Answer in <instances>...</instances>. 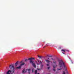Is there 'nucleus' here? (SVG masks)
<instances>
[{"label": "nucleus", "instance_id": "nucleus-1", "mask_svg": "<svg viewBox=\"0 0 74 74\" xmlns=\"http://www.w3.org/2000/svg\"><path fill=\"white\" fill-rule=\"evenodd\" d=\"M59 66L60 67H64V70L66 71V66L64 64V63L63 61V60H60L59 61Z\"/></svg>", "mask_w": 74, "mask_h": 74}, {"label": "nucleus", "instance_id": "nucleus-2", "mask_svg": "<svg viewBox=\"0 0 74 74\" xmlns=\"http://www.w3.org/2000/svg\"><path fill=\"white\" fill-rule=\"evenodd\" d=\"M9 67L11 69H13L12 72L13 73H15V68H14V64H12L10 65L9 66Z\"/></svg>", "mask_w": 74, "mask_h": 74}, {"label": "nucleus", "instance_id": "nucleus-3", "mask_svg": "<svg viewBox=\"0 0 74 74\" xmlns=\"http://www.w3.org/2000/svg\"><path fill=\"white\" fill-rule=\"evenodd\" d=\"M25 63L23 62L20 64V65L18 67H16V69H21L22 67V66H23L25 64Z\"/></svg>", "mask_w": 74, "mask_h": 74}, {"label": "nucleus", "instance_id": "nucleus-4", "mask_svg": "<svg viewBox=\"0 0 74 74\" xmlns=\"http://www.w3.org/2000/svg\"><path fill=\"white\" fill-rule=\"evenodd\" d=\"M29 62H30L32 64V66L33 67H34L35 68L36 67L35 64H34V63H34V61L32 60H30Z\"/></svg>", "mask_w": 74, "mask_h": 74}, {"label": "nucleus", "instance_id": "nucleus-5", "mask_svg": "<svg viewBox=\"0 0 74 74\" xmlns=\"http://www.w3.org/2000/svg\"><path fill=\"white\" fill-rule=\"evenodd\" d=\"M51 59L52 60H53V62L55 64L56 63V62L57 61L55 59H53V58H51Z\"/></svg>", "mask_w": 74, "mask_h": 74}, {"label": "nucleus", "instance_id": "nucleus-6", "mask_svg": "<svg viewBox=\"0 0 74 74\" xmlns=\"http://www.w3.org/2000/svg\"><path fill=\"white\" fill-rule=\"evenodd\" d=\"M11 72H12V71L10 70H9L6 73L7 74H10V73H11Z\"/></svg>", "mask_w": 74, "mask_h": 74}, {"label": "nucleus", "instance_id": "nucleus-7", "mask_svg": "<svg viewBox=\"0 0 74 74\" xmlns=\"http://www.w3.org/2000/svg\"><path fill=\"white\" fill-rule=\"evenodd\" d=\"M35 59L34 58H28V60H34Z\"/></svg>", "mask_w": 74, "mask_h": 74}, {"label": "nucleus", "instance_id": "nucleus-8", "mask_svg": "<svg viewBox=\"0 0 74 74\" xmlns=\"http://www.w3.org/2000/svg\"><path fill=\"white\" fill-rule=\"evenodd\" d=\"M62 51H63V52H66V51H69V50H64L63 49H62Z\"/></svg>", "mask_w": 74, "mask_h": 74}, {"label": "nucleus", "instance_id": "nucleus-9", "mask_svg": "<svg viewBox=\"0 0 74 74\" xmlns=\"http://www.w3.org/2000/svg\"><path fill=\"white\" fill-rule=\"evenodd\" d=\"M18 65V61H17L15 64V66L16 67Z\"/></svg>", "mask_w": 74, "mask_h": 74}, {"label": "nucleus", "instance_id": "nucleus-10", "mask_svg": "<svg viewBox=\"0 0 74 74\" xmlns=\"http://www.w3.org/2000/svg\"><path fill=\"white\" fill-rule=\"evenodd\" d=\"M26 72H27L26 71H25V69H23V70L22 73H26Z\"/></svg>", "mask_w": 74, "mask_h": 74}, {"label": "nucleus", "instance_id": "nucleus-11", "mask_svg": "<svg viewBox=\"0 0 74 74\" xmlns=\"http://www.w3.org/2000/svg\"><path fill=\"white\" fill-rule=\"evenodd\" d=\"M45 60L46 62H47V63H49V62H50V61L48 60Z\"/></svg>", "mask_w": 74, "mask_h": 74}, {"label": "nucleus", "instance_id": "nucleus-12", "mask_svg": "<svg viewBox=\"0 0 74 74\" xmlns=\"http://www.w3.org/2000/svg\"><path fill=\"white\" fill-rule=\"evenodd\" d=\"M38 57L40 58H43V57H42V56H38Z\"/></svg>", "mask_w": 74, "mask_h": 74}, {"label": "nucleus", "instance_id": "nucleus-13", "mask_svg": "<svg viewBox=\"0 0 74 74\" xmlns=\"http://www.w3.org/2000/svg\"><path fill=\"white\" fill-rule=\"evenodd\" d=\"M28 73L29 74H30V69H28Z\"/></svg>", "mask_w": 74, "mask_h": 74}, {"label": "nucleus", "instance_id": "nucleus-14", "mask_svg": "<svg viewBox=\"0 0 74 74\" xmlns=\"http://www.w3.org/2000/svg\"><path fill=\"white\" fill-rule=\"evenodd\" d=\"M38 62H39V63H40V64H42V62H41V61H40H40H39V60H38Z\"/></svg>", "mask_w": 74, "mask_h": 74}, {"label": "nucleus", "instance_id": "nucleus-15", "mask_svg": "<svg viewBox=\"0 0 74 74\" xmlns=\"http://www.w3.org/2000/svg\"><path fill=\"white\" fill-rule=\"evenodd\" d=\"M35 74H37V70H36L35 71Z\"/></svg>", "mask_w": 74, "mask_h": 74}, {"label": "nucleus", "instance_id": "nucleus-16", "mask_svg": "<svg viewBox=\"0 0 74 74\" xmlns=\"http://www.w3.org/2000/svg\"><path fill=\"white\" fill-rule=\"evenodd\" d=\"M23 62V60H22L20 62V63H22Z\"/></svg>", "mask_w": 74, "mask_h": 74}, {"label": "nucleus", "instance_id": "nucleus-17", "mask_svg": "<svg viewBox=\"0 0 74 74\" xmlns=\"http://www.w3.org/2000/svg\"><path fill=\"white\" fill-rule=\"evenodd\" d=\"M57 67V65H56L55 66H53V68H55V67Z\"/></svg>", "mask_w": 74, "mask_h": 74}, {"label": "nucleus", "instance_id": "nucleus-18", "mask_svg": "<svg viewBox=\"0 0 74 74\" xmlns=\"http://www.w3.org/2000/svg\"><path fill=\"white\" fill-rule=\"evenodd\" d=\"M47 46H48L50 45V44H49V43H47Z\"/></svg>", "mask_w": 74, "mask_h": 74}, {"label": "nucleus", "instance_id": "nucleus-19", "mask_svg": "<svg viewBox=\"0 0 74 74\" xmlns=\"http://www.w3.org/2000/svg\"><path fill=\"white\" fill-rule=\"evenodd\" d=\"M28 60H29V59H26L25 60V62H26V61H28Z\"/></svg>", "mask_w": 74, "mask_h": 74}, {"label": "nucleus", "instance_id": "nucleus-20", "mask_svg": "<svg viewBox=\"0 0 74 74\" xmlns=\"http://www.w3.org/2000/svg\"><path fill=\"white\" fill-rule=\"evenodd\" d=\"M37 70H39V71H40L41 70V69H38Z\"/></svg>", "mask_w": 74, "mask_h": 74}, {"label": "nucleus", "instance_id": "nucleus-21", "mask_svg": "<svg viewBox=\"0 0 74 74\" xmlns=\"http://www.w3.org/2000/svg\"><path fill=\"white\" fill-rule=\"evenodd\" d=\"M62 70V69L61 68V69H58V70Z\"/></svg>", "mask_w": 74, "mask_h": 74}, {"label": "nucleus", "instance_id": "nucleus-22", "mask_svg": "<svg viewBox=\"0 0 74 74\" xmlns=\"http://www.w3.org/2000/svg\"><path fill=\"white\" fill-rule=\"evenodd\" d=\"M53 71H56L55 69H53Z\"/></svg>", "mask_w": 74, "mask_h": 74}, {"label": "nucleus", "instance_id": "nucleus-23", "mask_svg": "<svg viewBox=\"0 0 74 74\" xmlns=\"http://www.w3.org/2000/svg\"><path fill=\"white\" fill-rule=\"evenodd\" d=\"M43 66H44V65L43 64L41 65L42 67H43Z\"/></svg>", "mask_w": 74, "mask_h": 74}, {"label": "nucleus", "instance_id": "nucleus-24", "mask_svg": "<svg viewBox=\"0 0 74 74\" xmlns=\"http://www.w3.org/2000/svg\"><path fill=\"white\" fill-rule=\"evenodd\" d=\"M47 47V45H45L44 47H43V48H45V47Z\"/></svg>", "mask_w": 74, "mask_h": 74}, {"label": "nucleus", "instance_id": "nucleus-25", "mask_svg": "<svg viewBox=\"0 0 74 74\" xmlns=\"http://www.w3.org/2000/svg\"><path fill=\"white\" fill-rule=\"evenodd\" d=\"M50 68V67H48L47 69H49Z\"/></svg>", "mask_w": 74, "mask_h": 74}, {"label": "nucleus", "instance_id": "nucleus-26", "mask_svg": "<svg viewBox=\"0 0 74 74\" xmlns=\"http://www.w3.org/2000/svg\"><path fill=\"white\" fill-rule=\"evenodd\" d=\"M49 57L50 58H52V56H49Z\"/></svg>", "mask_w": 74, "mask_h": 74}, {"label": "nucleus", "instance_id": "nucleus-27", "mask_svg": "<svg viewBox=\"0 0 74 74\" xmlns=\"http://www.w3.org/2000/svg\"><path fill=\"white\" fill-rule=\"evenodd\" d=\"M34 70V69H32V72H33L34 71H33Z\"/></svg>", "mask_w": 74, "mask_h": 74}, {"label": "nucleus", "instance_id": "nucleus-28", "mask_svg": "<svg viewBox=\"0 0 74 74\" xmlns=\"http://www.w3.org/2000/svg\"><path fill=\"white\" fill-rule=\"evenodd\" d=\"M47 66H49V64H47Z\"/></svg>", "mask_w": 74, "mask_h": 74}, {"label": "nucleus", "instance_id": "nucleus-29", "mask_svg": "<svg viewBox=\"0 0 74 74\" xmlns=\"http://www.w3.org/2000/svg\"><path fill=\"white\" fill-rule=\"evenodd\" d=\"M63 54H64V53L63 52L62 53Z\"/></svg>", "mask_w": 74, "mask_h": 74}, {"label": "nucleus", "instance_id": "nucleus-30", "mask_svg": "<svg viewBox=\"0 0 74 74\" xmlns=\"http://www.w3.org/2000/svg\"><path fill=\"white\" fill-rule=\"evenodd\" d=\"M48 59L49 60V58H48Z\"/></svg>", "mask_w": 74, "mask_h": 74}, {"label": "nucleus", "instance_id": "nucleus-31", "mask_svg": "<svg viewBox=\"0 0 74 74\" xmlns=\"http://www.w3.org/2000/svg\"><path fill=\"white\" fill-rule=\"evenodd\" d=\"M37 74H40V73H38Z\"/></svg>", "mask_w": 74, "mask_h": 74}, {"label": "nucleus", "instance_id": "nucleus-32", "mask_svg": "<svg viewBox=\"0 0 74 74\" xmlns=\"http://www.w3.org/2000/svg\"><path fill=\"white\" fill-rule=\"evenodd\" d=\"M51 62H52V61H51Z\"/></svg>", "mask_w": 74, "mask_h": 74}, {"label": "nucleus", "instance_id": "nucleus-33", "mask_svg": "<svg viewBox=\"0 0 74 74\" xmlns=\"http://www.w3.org/2000/svg\"><path fill=\"white\" fill-rule=\"evenodd\" d=\"M11 74H12V73H11Z\"/></svg>", "mask_w": 74, "mask_h": 74}]
</instances>
